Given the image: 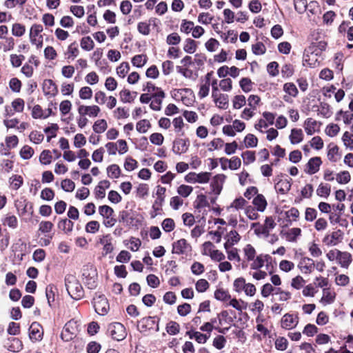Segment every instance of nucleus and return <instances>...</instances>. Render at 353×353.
<instances>
[{"label":"nucleus","mask_w":353,"mask_h":353,"mask_svg":"<svg viewBox=\"0 0 353 353\" xmlns=\"http://www.w3.org/2000/svg\"><path fill=\"white\" fill-rule=\"evenodd\" d=\"M108 334L112 339L117 341L123 340L126 337L125 328L120 323H113L108 325Z\"/></svg>","instance_id":"6"},{"label":"nucleus","mask_w":353,"mask_h":353,"mask_svg":"<svg viewBox=\"0 0 353 353\" xmlns=\"http://www.w3.org/2000/svg\"><path fill=\"white\" fill-rule=\"evenodd\" d=\"M321 164L322 161L320 157H312L305 165V172L310 175L314 174L319 172Z\"/></svg>","instance_id":"13"},{"label":"nucleus","mask_w":353,"mask_h":353,"mask_svg":"<svg viewBox=\"0 0 353 353\" xmlns=\"http://www.w3.org/2000/svg\"><path fill=\"white\" fill-rule=\"evenodd\" d=\"M130 70V65L128 62L121 63L117 68V74L121 77L124 78Z\"/></svg>","instance_id":"54"},{"label":"nucleus","mask_w":353,"mask_h":353,"mask_svg":"<svg viewBox=\"0 0 353 353\" xmlns=\"http://www.w3.org/2000/svg\"><path fill=\"white\" fill-rule=\"evenodd\" d=\"M239 85L245 92H248L252 90L254 83L251 81L250 79L248 77H243L240 80Z\"/></svg>","instance_id":"43"},{"label":"nucleus","mask_w":353,"mask_h":353,"mask_svg":"<svg viewBox=\"0 0 353 353\" xmlns=\"http://www.w3.org/2000/svg\"><path fill=\"white\" fill-rule=\"evenodd\" d=\"M214 298L220 301L226 302L230 301L231 296L228 290L223 288L216 289L214 292Z\"/></svg>","instance_id":"34"},{"label":"nucleus","mask_w":353,"mask_h":353,"mask_svg":"<svg viewBox=\"0 0 353 353\" xmlns=\"http://www.w3.org/2000/svg\"><path fill=\"white\" fill-rule=\"evenodd\" d=\"M253 204L256 206V210L263 212L267 206V201L262 194H257L253 200Z\"/></svg>","instance_id":"33"},{"label":"nucleus","mask_w":353,"mask_h":353,"mask_svg":"<svg viewBox=\"0 0 353 353\" xmlns=\"http://www.w3.org/2000/svg\"><path fill=\"white\" fill-rule=\"evenodd\" d=\"M159 319L157 316H147L142 318L137 323V330L141 333L154 330L156 332L159 330Z\"/></svg>","instance_id":"2"},{"label":"nucleus","mask_w":353,"mask_h":353,"mask_svg":"<svg viewBox=\"0 0 353 353\" xmlns=\"http://www.w3.org/2000/svg\"><path fill=\"white\" fill-rule=\"evenodd\" d=\"M343 232L341 230H338L333 232L331 234L326 235L323 238V242L328 246L335 245L343 239Z\"/></svg>","instance_id":"17"},{"label":"nucleus","mask_w":353,"mask_h":353,"mask_svg":"<svg viewBox=\"0 0 353 353\" xmlns=\"http://www.w3.org/2000/svg\"><path fill=\"white\" fill-rule=\"evenodd\" d=\"M336 294L332 292L329 288H324L323 290L322 301H325L327 303L330 304L334 301Z\"/></svg>","instance_id":"46"},{"label":"nucleus","mask_w":353,"mask_h":353,"mask_svg":"<svg viewBox=\"0 0 353 353\" xmlns=\"http://www.w3.org/2000/svg\"><path fill=\"white\" fill-rule=\"evenodd\" d=\"M244 143L246 148H255L257 145L258 139L252 134H248L244 139Z\"/></svg>","instance_id":"59"},{"label":"nucleus","mask_w":353,"mask_h":353,"mask_svg":"<svg viewBox=\"0 0 353 353\" xmlns=\"http://www.w3.org/2000/svg\"><path fill=\"white\" fill-rule=\"evenodd\" d=\"M179 324L175 321H170L167 324L166 331L170 335H176L179 332Z\"/></svg>","instance_id":"56"},{"label":"nucleus","mask_w":353,"mask_h":353,"mask_svg":"<svg viewBox=\"0 0 353 353\" xmlns=\"http://www.w3.org/2000/svg\"><path fill=\"white\" fill-rule=\"evenodd\" d=\"M274 344L277 350L284 351L288 348V341L285 337L279 336L276 339Z\"/></svg>","instance_id":"52"},{"label":"nucleus","mask_w":353,"mask_h":353,"mask_svg":"<svg viewBox=\"0 0 353 353\" xmlns=\"http://www.w3.org/2000/svg\"><path fill=\"white\" fill-rule=\"evenodd\" d=\"M147 57L145 54H137L132 59V63L137 68L143 67L147 62Z\"/></svg>","instance_id":"44"},{"label":"nucleus","mask_w":353,"mask_h":353,"mask_svg":"<svg viewBox=\"0 0 353 353\" xmlns=\"http://www.w3.org/2000/svg\"><path fill=\"white\" fill-rule=\"evenodd\" d=\"M336 119L343 120L345 124L353 123V113L352 112H338Z\"/></svg>","instance_id":"40"},{"label":"nucleus","mask_w":353,"mask_h":353,"mask_svg":"<svg viewBox=\"0 0 353 353\" xmlns=\"http://www.w3.org/2000/svg\"><path fill=\"white\" fill-rule=\"evenodd\" d=\"M181 41V38L176 32H172L167 36L166 43L168 45H178Z\"/></svg>","instance_id":"57"},{"label":"nucleus","mask_w":353,"mask_h":353,"mask_svg":"<svg viewBox=\"0 0 353 353\" xmlns=\"http://www.w3.org/2000/svg\"><path fill=\"white\" fill-rule=\"evenodd\" d=\"M225 179V176L223 174H216L214 176L210 186L214 194L218 195L221 193Z\"/></svg>","instance_id":"19"},{"label":"nucleus","mask_w":353,"mask_h":353,"mask_svg":"<svg viewBox=\"0 0 353 353\" xmlns=\"http://www.w3.org/2000/svg\"><path fill=\"white\" fill-rule=\"evenodd\" d=\"M55 288L52 285H48L46 288V296L48 300L49 306H52V303L54 301V292Z\"/></svg>","instance_id":"53"},{"label":"nucleus","mask_w":353,"mask_h":353,"mask_svg":"<svg viewBox=\"0 0 353 353\" xmlns=\"http://www.w3.org/2000/svg\"><path fill=\"white\" fill-rule=\"evenodd\" d=\"M107 128L106 121L103 119L97 121L93 125V130L96 133H102Z\"/></svg>","instance_id":"63"},{"label":"nucleus","mask_w":353,"mask_h":353,"mask_svg":"<svg viewBox=\"0 0 353 353\" xmlns=\"http://www.w3.org/2000/svg\"><path fill=\"white\" fill-rule=\"evenodd\" d=\"M320 123H318L316 121L314 120L312 118H308L304 124V128L306 133L308 135H312L316 131L319 130Z\"/></svg>","instance_id":"25"},{"label":"nucleus","mask_w":353,"mask_h":353,"mask_svg":"<svg viewBox=\"0 0 353 353\" xmlns=\"http://www.w3.org/2000/svg\"><path fill=\"white\" fill-rule=\"evenodd\" d=\"M119 222L126 223L132 226H138L141 223V220L131 215L130 212L127 210H122L119 215Z\"/></svg>","instance_id":"12"},{"label":"nucleus","mask_w":353,"mask_h":353,"mask_svg":"<svg viewBox=\"0 0 353 353\" xmlns=\"http://www.w3.org/2000/svg\"><path fill=\"white\" fill-rule=\"evenodd\" d=\"M197 48V44L196 42L192 39H187L185 41L184 46H183V50L189 54L194 53Z\"/></svg>","instance_id":"41"},{"label":"nucleus","mask_w":353,"mask_h":353,"mask_svg":"<svg viewBox=\"0 0 353 353\" xmlns=\"http://www.w3.org/2000/svg\"><path fill=\"white\" fill-rule=\"evenodd\" d=\"M43 28L42 25L34 23L30 29L29 38L30 43L37 48H41L43 46V36L41 33Z\"/></svg>","instance_id":"5"},{"label":"nucleus","mask_w":353,"mask_h":353,"mask_svg":"<svg viewBox=\"0 0 353 353\" xmlns=\"http://www.w3.org/2000/svg\"><path fill=\"white\" fill-rule=\"evenodd\" d=\"M81 48L85 51H90L94 47V43L90 36L83 37L80 41Z\"/></svg>","instance_id":"37"},{"label":"nucleus","mask_w":353,"mask_h":353,"mask_svg":"<svg viewBox=\"0 0 353 353\" xmlns=\"http://www.w3.org/2000/svg\"><path fill=\"white\" fill-rule=\"evenodd\" d=\"M315 46H310L304 54L303 64L310 68H316L320 65L319 53L314 50Z\"/></svg>","instance_id":"4"},{"label":"nucleus","mask_w":353,"mask_h":353,"mask_svg":"<svg viewBox=\"0 0 353 353\" xmlns=\"http://www.w3.org/2000/svg\"><path fill=\"white\" fill-rule=\"evenodd\" d=\"M99 214L105 219H108L114 213L113 209L106 205H101L99 208Z\"/></svg>","instance_id":"48"},{"label":"nucleus","mask_w":353,"mask_h":353,"mask_svg":"<svg viewBox=\"0 0 353 353\" xmlns=\"http://www.w3.org/2000/svg\"><path fill=\"white\" fill-rule=\"evenodd\" d=\"M65 285L68 294L73 299L79 300L83 297V287L74 275L67 274L65 276Z\"/></svg>","instance_id":"1"},{"label":"nucleus","mask_w":353,"mask_h":353,"mask_svg":"<svg viewBox=\"0 0 353 353\" xmlns=\"http://www.w3.org/2000/svg\"><path fill=\"white\" fill-rule=\"evenodd\" d=\"M43 90L46 94L54 96L57 93V87L51 79H46L43 83Z\"/></svg>","instance_id":"26"},{"label":"nucleus","mask_w":353,"mask_h":353,"mask_svg":"<svg viewBox=\"0 0 353 353\" xmlns=\"http://www.w3.org/2000/svg\"><path fill=\"white\" fill-rule=\"evenodd\" d=\"M79 53V50L78 48V45L74 41L68 46L67 50L65 52V55L66 56V58L68 59H74L75 57L78 56Z\"/></svg>","instance_id":"32"},{"label":"nucleus","mask_w":353,"mask_h":353,"mask_svg":"<svg viewBox=\"0 0 353 353\" xmlns=\"http://www.w3.org/2000/svg\"><path fill=\"white\" fill-rule=\"evenodd\" d=\"M191 251L192 247L185 239H181L172 244L173 254L188 255Z\"/></svg>","instance_id":"9"},{"label":"nucleus","mask_w":353,"mask_h":353,"mask_svg":"<svg viewBox=\"0 0 353 353\" xmlns=\"http://www.w3.org/2000/svg\"><path fill=\"white\" fill-rule=\"evenodd\" d=\"M24 58H25L24 56L21 55V54H20V55H18L16 54H10V63H11L12 66L14 68L19 67L21 65L22 61L24 59Z\"/></svg>","instance_id":"61"},{"label":"nucleus","mask_w":353,"mask_h":353,"mask_svg":"<svg viewBox=\"0 0 353 353\" xmlns=\"http://www.w3.org/2000/svg\"><path fill=\"white\" fill-rule=\"evenodd\" d=\"M330 192L331 189L330 185L321 183L316 190V194L321 197L327 198L329 196Z\"/></svg>","instance_id":"45"},{"label":"nucleus","mask_w":353,"mask_h":353,"mask_svg":"<svg viewBox=\"0 0 353 353\" xmlns=\"http://www.w3.org/2000/svg\"><path fill=\"white\" fill-rule=\"evenodd\" d=\"M194 24L192 21H188L186 19L182 20L181 24L180 26V31L185 34H189L192 32Z\"/></svg>","instance_id":"58"},{"label":"nucleus","mask_w":353,"mask_h":353,"mask_svg":"<svg viewBox=\"0 0 353 353\" xmlns=\"http://www.w3.org/2000/svg\"><path fill=\"white\" fill-rule=\"evenodd\" d=\"M161 227L165 232H170L174 229L175 223L172 219L166 218L163 221Z\"/></svg>","instance_id":"55"},{"label":"nucleus","mask_w":353,"mask_h":353,"mask_svg":"<svg viewBox=\"0 0 353 353\" xmlns=\"http://www.w3.org/2000/svg\"><path fill=\"white\" fill-rule=\"evenodd\" d=\"M15 206L20 215H24L27 212L32 213V203L26 200L16 202Z\"/></svg>","instance_id":"27"},{"label":"nucleus","mask_w":353,"mask_h":353,"mask_svg":"<svg viewBox=\"0 0 353 353\" xmlns=\"http://www.w3.org/2000/svg\"><path fill=\"white\" fill-rule=\"evenodd\" d=\"M283 90L292 97H296L298 94V90L293 83H285Z\"/></svg>","instance_id":"64"},{"label":"nucleus","mask_w":353,"mask_h":353,"mask_svg":"<svg viewBox=\"0 0 353 353\" xmlns=\"http://www.w3.org/2000/svg\"><path fill=\"white\" fill-rule=\"evenodd\" d=\"M291 188L290 183L287 180H279L275 185V188L281 194L288 192Z\"/></svg>","instance_id":"39"},{"label":"nucleus","mask_w":353,"mask_h":353,"mask_svg":"<svg viewBox=\"0 0 353 353\" xmlns=\"http://www.w3.org/2000/svg\"><path fill=\"white\" fill-rule=\"evenodd\" d=\"M26 32V28L23 25L16 23L12 25V34L15 37H21Z\"/></svg>","instance_id":"49"},{"label":"nucleus","mask_w":353,"mask_h":353,"mask_svg":"<svg viewBox=\"0 0 353 353\" xmlns=\"http://www.w3.org/2000/svg\"><path fill=\"white\" fill-rule=\"evenodd\" d=\"M44 57L46 59L52 61L57 57V52L52 46H47L44 49Z\"/></svg>","instance_id":"60"},{"label":"nucleus","mask_w":353,"mask_h":353,"mask_svg":"<svg viewBox=\"0 0 353 353\" xmlns=\"http://www.w3.org/2000/svg\"><path fill=\"white\" fill-rule=\"evenodd\" d=\"M163 97L164 92L161 90H157V92L154 93V95L152 96V99L150 101V108L153 110H160L161 104Z\"/></svg>","instance_id":"24"},{"label":"nucleus","mask_w":353,"mask_h":353,"mask_svg":"<svg viewBox=\"0 0 353 353\" xmlns=\"http://www.w3.org/2000/svg\"><path fill=\"white\" fill-rule=\"evenodd\" d=\"M83 279L85 285L89 289H94L97 286V273L96 270L91 265L84 266L83 269Z\"/></svg>","instance_id":"3"},{"label":"nucleus","mask_w":353,"mask_h":353,"mask_svg":"<svg viewBox=\"0 0 353 353\" xmlns=\"http://www.w3.org/2000/svg\"><path fill=\"white\" fill-rule=\"evenodd\" d=\"M243 250L247 261H252L256 257V250L251 244H247Z\"/></svg>","instance_id":"36"},{"label":"nucleus","mask_w":353,"mask_h":353,"mask_svg":"<svg viewBox=\"0 0 353 353\" xmlns=\"http://www.w3.org/2000/svg\"><path fill=\"white\" fill-rule=\"evenodd\" d=\"M290 143L293 145L301 143L303 139V133L301 129L293 128L289 137Z\"/></svg>","instance_id":"30"},{"label":"nucleus","mask_w":353,"mask_h":353,"mask_svg":"<svg viewBox=\"0 0 353 353\" xmlns=\"http://www.w3.org/2000/svg\"><path fill=\"white\" fill-rule=\"evenodd\" d=\"M298 268L302 273L310 274L314 268V261L308 257H303L300 260Z\"/></svg>","instance_id":"18"},{"label":"nucleus","mask_w":353,"mask_h":353,"mask_svg":"<svg viewBox=\"0 0 353 353\" xmlns=\"http://www.w3.org/2000/svg\"><path fill=\"white\" fill-rule=\"evenodd\" d=\"M120 99L121 101L124 103H130L132 102L137 96V92H130L129 90L124 89L122 90L120 93Z\"/></svg>","instance_id":"35"},{"label":"nucleus","mask_w":353,"mask_h":353,"mask_svg":"<svg viewBox=\"0 0 353 353\" xmlns=\"http://www.w3.org/2000/svg\"><path fill=\"white\" fill-rule=\"evenodd\" d=\"M336 259L342 268H347L352 262V256L350 253L346 252H341L336 250Z\"/></svg>","instance_id":"22"},{"label":"nucleus","mask_w":353,"mask_h":353,"mask_svg":"<svg viewBox=\"0 0 353 353\" xmlns=\"http://www.w3.org/2000/svg\"><path fill=\"white\" fill-rule=\"evenodd\" d=\"M212 174L210 172H190L185 176V180L188 183H206L210 181Z\"/></svg>","instance_id":"8"},{"label":"nucleus","mask_w":353,"mask_h":353,"mask_svg":"<svg viewBox=\"0 0 353 353\" xmlns=\"http://www.w3.org/2000/svg\"><path fill=\"white\" fill-rule=\"evenodd\" d=\"M74 223L68 219H61L57 224V227L66 234L72 231Z\"/></svg>","instance_id":"29"},{"label":"nucleus","mask_w":353,"mask_h":353,"mask_svg":"<svg viewBox=\"0 0 353 353\" xmlns=\"http://www.w3.org/2000/svg\"><path fill=\"white\" fill-rule=\"evenodd\" d=\"M336 179L340 184H347L350 181L351 176L348 171H342L336 174Z\"/></svg>","instance_id":"47"},{"label":"nucleus","mask_w":353,"mask_h":353,"mask_svg":"<svg viewBox=\"0 0 353 353\" xmlns=\"http://www.w3.org/2000/svg\"><path fill=\"white\" fill-rule=\"evenodd\" d=\"M272 260V257L268 254H261L256 256L250 264V268L252 270H258L263 267L265 262H270Z\"/></svg>","instance_id":"20"},{"label":"nucleus","mask_w":353,"mask_h":353,"mask_svg":"<svg viewBox=\"0 0 353 353\" xmlns=\"http://www.w3.org/2000/svg\"><path fill=\"white\" fill-rule=\"evenodd\" d=\"M241 157L244 164L246 165L253 163L256 159L255 153L253 151H245L242 153Z\"/></svg>","instance_id":"62"},{"label":"nucleus","mask_w":353,"mask_h":353,"mask_svg":"<svg viewBox=\"0 0 353 353\" xmlns=\"http://www.w3.org/2000/svg\"><path fill=\"white\" fill-rule=\"evenodd\" d=\"M226 305H230L236 310L242 312L243 310L247 308L248 303L241 299L237 300L236 299H232L228 303H227Z\"/></svg>","instance_id":"38"},{"label":"nucleus","mask_w":353,"mask_h":353,"mask_svg":"<svg viewBox=\"0 0 353 353\" xmlns=\"http://www.w3.org/2000/svg\"><path fill=\"white\" fill-rule=\"evenodd\" d=\"M43 331L42 326L37 322H33L29 328V337L32 341L42 340Z\"/></svg>","instance_id":"10"},{"label":"nucleus","mask_w":353,"mask_h":353,"mask_svg":"<svg viewBox=\"0 0 353 353\" xmlns=\"http://www.w3.org/2000/svg\"><path fill=\"white\" fill-rule=\"evenodd\" d=\"M203 249L206 250L207 249H210V256L212 260L215 261L221 262L225 259V254L218 250L212 249L214 248V245L210 241L205 242L203 245Z\"/></svg>","instance_id":"15"},{"label":"nucleus","mask_w":353,"mask_h":353,"mask_svg":"<svg viewBox=\"0 0 353 353\" xmlns=\"http://www.w3.org/2000/svg\"><path fill=\"white\" fill-rule=\"evenodd\" d=\"M93 306L95 312L100 315H105L109 310V303L103 294H96L93 299Z\"/></svg>","instance_id":"7"},{"label":"nucleus","mask_w":353,"mask_h":353,"mask_svg":"<svg viewBox=\"0 0 353 353\" xmlns=\"http://www.w3.org/2000/svg\"><path fill=\"white\" fill-rule=\"evenodd\" d=\"M23 178L20 175H13L10 178V183L13 190H18L23 184Z\"/></svg>","instance_id":"51"},{"label":"nucleus","mask_w":353,"mask_h":353,"mask_svg":"<svg viewBox=\"0 0 353 353\" xmlns=\"http://www.w3.org/2000/svg\"><path fill=\"white\" fill-rule=\"evenodd\" d=\"M5 347L10 352H18L23 349V344L17 338H9Z\"/></svg>","instance_id":"23"},{"label":"nucleus","mask_w":353,"mask_h":353,"mask_svg":"<svg viewBox=\"0 0 353 353\" xmlns=\"http://www.w3.org/2000/svg\"><path fill=\"white\" fill-rule=\"evenodd\" d=\"M216 105L220 109H226L228 105V97L216 92V97H212Z\"/></svg>","instance_id":"28"},{"label":"nucleus","mask_w":353,"mask_h":353,"mask_svg":"<svg viewBox=\"0 0 353 353\" xmlns=\"http://www.w3.org/2000/svg\"><path fill=\"white\" fill-rule=\"evenodd\" d=\"M112 238L110 234L103 235L99 240V243L103 245V254L107 255L114 250V246L112 243Z\"/></svg>","instance_id":"21"},{"label":"nucleus","mask_w":353,"mask_h":353,"mask_svg":"<svg viewBox=\"0 0 353 353\" xmlns=\"http://www.w3.org/2000/svg\"><path fill=\"white\" fill-rule=\"evenodd\" d=\"M189 145L188 139H176L173 142L172 151L176 154H181L186 152Z\"/></svg>","instance_id":"16"},{"label":"nucleus","mask_w":353,"mask_h":353,"mask_svg":"<svg viewBox=\"0 0 353 353\" xmlns=\"http://www.w3.org/2000/svg\"><path fill=\"white\" fill-rule=\"evenodd\" d=\"M107 173L108 177L111 179H118L121 174V170L119 165L112 164L107 168Z\"/></svg>","instance_id":"42"},{"label":"nucleus","mask_w":353,"mask_h":353,"mask_svg":"<svg viewBox=\"0 0 353 353\" xmlns=\"http://www.w3.org/2000/svg\"><path fill=\"white\" fill-rule=\"evenodd\" d=\"M186 334L189 336L190 339H195L199 343H205L210 337V335L202 334L197 331H188Z\"/></svg>","instance_id":"31"},{"label":"nucleus","mask_w":353,"mask_h":353,"mask_svg":"<svg viewBox=\"0 0 353 353\" xmlns=\"http://www.w3.org/2000/svg\"><path fill=\"white\" fill-rule=\"evenodd\" d=\"M219 42L214 38H210L205 43L206 50L211 52H215L219 48Z\"/></svg>","instance_id":"50"},{"label":"nucleus","mask_w":353,"mask_h":353,"mask_svg":"<svg viewBox=\"0 0 353 353\" xmlns=\"http://www.w3.org/2000/svg\"><path fill=\"white\" fill-rule=\"evenodd\" d=\"M74 323L72 321L65 323L61 334V338L63 341L66 342L70 341L76 336L74 328L73 327Z\"/></svg>","instance_id":"14"},{"label":"nucleus","mask_w":353,"mask_h":353,"mask_svg":"<svg viewBox=\"0 0 353 353\" xmlns=\"http://www.w3.org/2000/svg\"><path fill=\"white\" fill-rule=\"evenodd\" d=\"M299 323V317L297 315L291 314H285L281 319V327L285 330H291L295 327Z\"/></svg>","instance_id":"11"}]
</instances>
